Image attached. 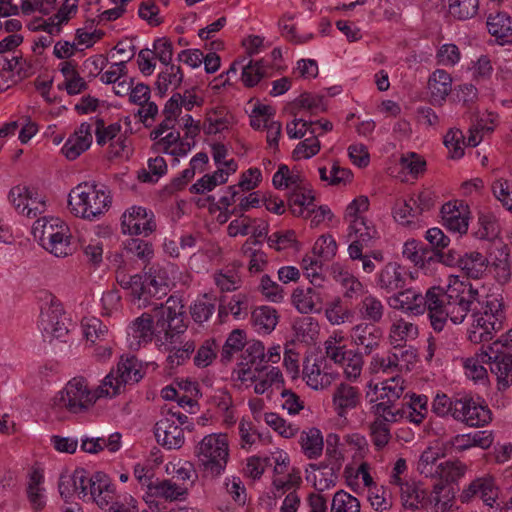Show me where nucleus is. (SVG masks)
<instances>
[{
	"label": "nucleus",
	"instance_id": "1",
	"mask_svg": "<svg viewBox=\"0 0 512 512\" xmlns=\"http://www.w3.org/2000/svg\"><path fill=\"white\" fill-rule=\"evenodd\" d=\"M479 293L471 283L450 276L446 289L433 286L425 293V312L427 311L431 327L435 332H441L449 318L454 324L464 321L473 304L479 303Z\"/></svg>",
	"mask_w": 512,
	"mask_h": 512
},
{
	"label": "nucleus",
	"instance_id": "2",
	"mask_svg": "<svg viewBox=\"0 0 512 512\" xmlns=\"http://www.w3.org/2000/svg\"><path fill=\"white\" fill-rule=\"evenodd\" d=\"M185 311L181 300L169 297L165 304L153 309V313H143L136 318L130 330L139 342H150L153 337L161 344H176L181 334L186 331Z\"/></svg>",
	"mask_w": 512,
	"mask_h": 512
},
{
	"label": "nucleus",
	"instance_id": "3",
	"mask_svg": "<svg viewBox=\"0 0 512 512\" xmlns=\"http://www.w3.org/2000/svg\"><path fill=\"white\" fill-rule=\"evenodd\" d=\"M109 379L102 381L96 389H90L84 377H74L57 393L53 405L59 410H67L74 414L86 412L98 399L109 397Z\"/></svg>",
	"mask_w": 512,
	"mask_h": 512
},
{
	"label": "nucleus",
	"instance_id": "4",
	"mask_svg": "<svg viewBox=\"0 0 512 512\" xmlns=\"http://www.w3.org/2000/svg\"><path fill=\"white\" fill-rule=\"evenodd\" d=\"M111 202L106 187L95 182L80 183L68 194L69 211L74 216L88 221L98 220L108 211Z\"/></svg>",
	"mask_w": 512,
	"mask_h": 512
},
{
	"label": "nucleus",
	"instance_id": "5",
	"mask_svg": "<svg viewBox=\"0 0 512 512\" xmlns=\"http://www.w3.org/2000/svg\"><path fill=\"white\" fill-rule=\"evenodd\" d=\"M170 286L168 271L159 263L145 265L143 274L130 278L132 302L138 308L153 304V299L160 300L167 295Z\"/></svg>",
	"mask_w": 512,
	"mask_h": 512
},
{
	"label": "nucleus",
	"instance_id": "6",
	"mask_svg": "<svg viewBox=\"0 0 512 512\" xmlns=\"http://www.w3.org/2000/svg\"><path fill=\"white\" fill-rule=\"evenodd\" d=\"M326 357L343 369V374L349 381L360 378L364 365L363 353L359 349H350L344 343L341 333H334L324 342Z\"/></svg>",
	"mask_w": 512,
	"mask_h": 512
},
{
	"label": "nucleus",
	"instance_id": "7",
	"mask_svg": "<svg viewBox=\"0 0 512 512\" xmlns=\"http://www.w3.org/2000/svg\"><path fill=\"white\" fill-rule=\"evenodd\" d=\"M195 454L205 471L213 476L220 475L225 470L229 458L227 435H206L196 446Z\"/></svg>",
	"mask_w": 512,
	"mask_h": 512
},
{
	"label": "nucleus",
	"instance_id": "8",
	"mask_svg": "<svg viewBox=\"0 0 512 512\" xmlns=\"http://www.w3.org/2000/svg\"><path fill=\"white\" fill-rule=\"evenodd\" d=\"M453 419L470 427H482L491 421V411L484 401L465 394L455 397Z\"/></svg>",
	"mask_w": 512,
	"mask_h": 512
},
{
	"label": "nucleus",
	"instance_id": "9",
	"mask_svg": "<svg viewBox=\"0 0 512 512\" xmlns=\"http://www.w3.org/2000/svg\"><path fill=\"white\" fill-rule=\"evenodd\" d=\"M265 361L264 344L259 340L248 341L242 351L238 368L234 369L233 374L241 382L256 380V373H263L267 369Z\"/></svg>",
	"mask_w": 512,
	"mask_h": 512
},
{
	"label": "nucleus",
	"instance_id": "10",
	"mask_svg": "<svg viewBox=\"0 0 512 512\" xmlns=\"http://www.w3.org/2000/svg\"><path fill=\"white\" fill-rule=\"evenodd\" d=\"M500 343H493L480 353L482 362H487L492 374L497 378L499 389L512 384V353L499 350Z\"/></svg>",
	"mask_w": 512,
	"mask_h": 512
},
{
	"label": "nucleus",
	"instance_id": "11",
	"mask_svg": "<svg viewBox=\"0 0 512 512\" xmlns=\"http://www.w3.org/2000/svg\"><path fill=\"white\" fill-rule=\"evenodd\" d=\"M487 274L500 285H505L511 280L510 250L500 241L492 242L487 248Z\"/></svg>",
	"mask_w": 512,
	"mask_h": 512
},
{
	"label": "nucleus",
	"instance_id": "12",
	"mask_svg": "<svg viewBox=\"0 0 512 512\" xmlns=\"http://www.w3.org/2000/svg\"><path fill=\"white\" fill-rule=\"evenodd\" d=\"M143 377L140 364L136 357L131 356L127 358H121L117 364V369L112 370L103 381H107L110 378L111 384L109 388V398L118 395L121 392V388L126 384H134L139 382Z\"/></svg>",
	"mask_w": 512,
	"mask_h": 512
},
{
	"label": "nucleus",
	"instance_id": "13",
	"mask_svg": "<svg viewBox=\"0 0 512 512\" xmlns=\"http://www.w3.org/2000/svg\"><path fill=\"white\" fill-rule=\"evenodd\" d=\"M121 228L125 234L148 236L156 229L154 214L146 208L133 206L123 213Z\"/></svg>",
	"mask_w": 512,
	"mask_h": 512
},
{
	"label": "nucleus",
	"instance_id": "14",
	"mask_svg": "<svg viewBox=\"0 0 512 512\" xmlns=\"http://www.w3.org/2000/svg\"><path fill=\"white\" fill-rule=\"evenodd\" d=\"M9 199L14 208L28 218H34L45 212V201L38 197L36 190L25 185H17L9 192Z\"/></svg>",
	"mask_w": 512,
	"mask_h": 512
},
{
	"label": "nucleus",
	"instance_id": "15",
	"mask_svg": "<svg viewBox=\"0 0 512 512\" xmlns=\"http://www.w3.org/2000/svg\"><path fill=\"white\" fill-rule=\"evenodd\" d=\"M347 237L350 241L348 254L355 261L362 251L372 246L373 241L378 238V232L367 220H357L348 227Z\"/></svg>",
	"mask_w": 512,
	"mask_h": 512
},
{
	"label": "nucleus",
	"instance_id": "16",
	"mask_svg": "<svg viewBox=\"0 0 512 512\" xmlns=\"http://www.w3.org/2000/svg\"><path fill=\"white\" fill-rule=\"evenodd\" d=\"M479 498L490 509L499 510V489L491 477H481L473 480L461 493L462 502Z\"/></svg>",
	"mask_w": 512,
	"mask_h": 512
},
{
	"label": "nucleus",
	"instance_id": "17",
	"mask_svg": "<svg viewBox=\"0 0 512 512\" xmlns=\"http://www.w3.org/2000/svg\"><path fill=\"white\" fill-rule=\"evenodd\" d=\"M327 298L328 292L323 285H312L307 288L298 287L291 296L292 304L302 314L320 312Z\"/></svg>",
	"mask_w": 512,
	"mask_h": 512
},
{
	"label": "nucleus",
	"instance_id": "18",
	"mask_svg": "<svg viewBox=\"0 0 512 512\" xmlns=\"http://www.w3.org/2000/svg\"><path fill=\"white\" fill-rule=\"evenodd\" d=\"M154 434L157 443L167 449H179L185 443L184 428L164 415L156 422Z\"/></svg>",
	"mask_w": 512,
	"mask_h": 512
},
{
	"label": "nucleus",
	"instance_id": "19",
	"mask_svg": "<svg viewBox=\"0 0 512 512\" xmlns=\"http://www.w3.org/2000/svg\"><path fill=\"white\" fill-rule=\"evenodd\" d=\"M382 330L371 323H360L351 330V341L362 349L363 355H370L380 346Z\"/></svg>",
	"mask_w": 512,
	"mask_h": 512
},
{
	"label": "nucleus",
	"instance_id": "20",
	"mask_svg": "<svg viewBox=\"0 0 512 512\" xmlns=\"http://www.w3.org/2000/svg\"><path fill=\"white\" fill-rule=\"evenodd\" d=\"M390 306L414 316L425 313V294L415 288H408L395 293L389 298Z\"/></svg>",
	"mask_w": 512,
	"mask_h": 512
},
{
	"label": "nucleus",
	"instance_id": "21",
	"mask_svg": "<svg viewBox=\"0 0 512 512\" xmlns=\"http://www.w3.org/2000/svg\"><path fill=\"white\" fill-rule=\"evenodd\" d=\"M88 499L92 500L100 509H110L118 502L116 487L110 478L102 473H95V481L91 487V493Z\"/></svg>",
	"mask_w": 512,
	"mask_h": 512
},
{
	"label": "nucleus",
	"instance_id": "22",
	"mask_svg": "<svg viewBox=\"0 0 512 512\" xmlns=\"http://www.w3.org/2000/svg\"><path fill=\"white\" fill-rule=\"evenodd\" d=\"M361 400L360 389L345 382L337 385L332 395L333 408L340 417H345L348 411L356 409Z\"/></svg>",
	"mask_w": 512,
	"mask_h": 512
},
{
	"label": "nucleus",
	"instance_id": "23",
	"mask_svg": "<svg viewBox=\"0 0 512 512\" xmlns=\"http://www.w3.org/2000/svg\"><path fill=\"white\" fill-rule=\"evenodd\" d=\"M92 139V125L83 122L67 139L62 147V152L67 159L75 160L90 147Z\"/></svg>",
	"mask_w": 512,
	"mask_h": 512
},
{
	"label": "nucleus",
	"instance_id": "24",
	"mask_svg": "<svg viewBox=\"0 0 512 512\" xmlns=\"http://www.w3.org/2000/svg\"><path fill=\"white\" fill-rule=\"evenodd\" d=\"M443 225L451 232L464 234L468 230L466 207L462 203L447 202L441 208Z\"/></svg>",
	"mask_w": 512,
	"mask_h": 512
},
{
	"label": "nucleus",
	"instance_id": "25",
	"mask_svg": "<svg viewBox=\"0 0 512 512\" xmlns=\"http://www.w3.org/2000/svg\"><path fill=\"white\" fill-rule=\"evenodd\" d=\"M376 285L387 293L401 289L405 285V275L397 262H388L377 274Z\"/></svg>",
	"mask_w": 512,
	"mask_h": 512
},
{
	"label": "nucleus",
	"instance_id": "26",
	"mask_svg": "<svg viewBox=\"0 0 512 512\" xmlns=\"http://www.w3.org/2000/svg\"><path fill=\"white\" fill-rule=\"evenodd\" d=\"M428 89L431 102L442 105L452 90V77L443 69L435 70L429 77Z\"/></svg>",
	"mask_w": 512,
	"mask_h": 512
},
{
	"label": "nucleus",
	"instance_id": "27",
	"mask_svg": "<svg viewBox=\"0 0 512 512\" xmlns=\"http://www.w3.org/2000/svg\"><path fill=\"white\" fill-rule=\"evenodd\" d=\"M474 318L489 324L491 329H502L505 318L502 301L493 295L487 296L482 312L474 314Z\"/></svg>",
	"mask_w": 512,
	"mask_h": 512
},
{
	"label": "nucleus",
	"instance_id": "28",
	"mask_svg": "<svg viewBox=\"0 0 512 512\" xmlns=\"http://www.w3.org/2000/svg\"><path fill=\"white\" fill-rule=\"evenodd\" d=\"M487 29L499 44L512 42V19L507 13L490 14L487 18Z\"/></svg>",
	"mask_w": 512,
	"mask_h": 512
},
{
	"label": "nucleus",
	"instance_id": "29",
	"mask_svg": "<svg viewBox=\"0 0 512 512\" xmlns=\"http://www.w3.org/2000/svg\"><path fill=\"white\" fill-rule=\"evenodd\" d=\"M315 197L309 187L291 190L288 196V207L291 213L297 217H310V210H314Z\"/></svg>",
	"mask_w": 512,
	"mask_h": 512
},
{
	"label": "nucleus",
	"instance_id": "30",
	"mask_svg": "<svg viewBox=\"0 0 512 512\" xmlns=\"http://www.w3.org/2000/svg\"><path fill=\"white\" fill-rule=\"evenodd\" d=\"M303 379L308 386L316 390L328 387L333 381L331 374L322 371L317 359L309 358L303 363Z\"/></svg>",
	"mask_w": 512,
	"mask_h": 512
},
{
	"label": "nucleus",
	"instance_id": "31",
	"mask_svg": "<svg viewBox=\"0 0 512 512\" xmlns=\"http://www.w3.org/2000/svg\"><path fill=\"white\" fill-rule=\"evenodd\" d=\"M487 253L484 255L478 251L463 253L461 271L471 279H482L487 275Z\"/></svg>",
	"mask_w": 512,
	"mask_h": 512
},
{
	"label": "nucleus",
	"instance_id": "32",
	"mask_svg": "<svg viewBox=\"0 0 512 512\" xmlns=\"http://www.w3.org/2000/svg\"><path fill=\"white\" fill-rule=\"evenodd\" d=\"M400 500L402 508L410 510L425 509L430 503L427 491L410 483L400 488Z\"/></svg>",
	"mask_w": 512,
	"mask_h": 512
},
{
	"label": "nucleus",
	"instance_id": "33",
	"mask_svg": "<svg viewBox=\"0 0 512 512\" xmlns=\"http://www.w3.org/2000/svg\"><path fill=\"white\" fill-rule=\"evenodd\" d=\"M385 307L382 301L372 294L365 295L358 304V313L366 323H380L384 317Z\"/></svg>",
	"mask_w": 512,
	"mask_h": 512
},
{
	"label": "nucleus",
	"instance_id": "34",
	"mask_svg": "<svg viewBox=\"0 0 512 512\" xmlns=\"http://www.w3.org/2000/svg\"><path fill=\"white\" fill-rule=\"evenodd\" d=\"M68 228L63 224L59 218L42 217L37 219L32 226V233L36 239L42 244L45 241L52 239L56 233L60 231H67Z\"/></svg>",
	"mask_w": 512,
	"mask_h": 512
},
{
	"label": "nucleus",
	"instance_id": "35",
	"mask_svg": "<svg viewBox=\"0 0 512 512\" xmlns=\"http://www.w3.org/2000/svg\"><path fill=\"white\" fill-rule=\"evenodd\" d=\"M300 444L304 455L309 459L319 458L324 447L321 431L315 427L303 431L300 436Z\"/></svg>",
	"mask_w": 512,
	"mask_h": 512
},
{
	"label": "nucleus",
	"instance_id": "36",
	"mask_svg": "<svg viewBox=\"0 0 512 512\" xmlns=\"http://www.w3.org/2000/svg\"><path fill=\"white\" fill-rule=\"evenodd\" d=\"M183 81V72L180 66L174 64L165 65V70L160 72L155 83L156 91L160 97L166 95L169 87L177 88Z\"/></svg>",
	"mask_w": 512,
	"mask_h": 512
},
{
	"label": "nucleus",
	"instance_id": "37",
	"mask_svg": "<svg viewBox=\"0 0 512 512\" xmlns=\"http://www.w3.org/2000/svg\"><path fill=\"white\" fill-rule=\"evenodd\" d=\"M405 410V419L411 423L420 425L428 414V397L426 395L412 394L410 401L402 404Z\"/></svg>",
	"mask_w": 512,
	"mask_h": 512
},
{
	"label": "nucleus",
	"instance_id": "38",
	"mask_svg": "<svg viewBox=\"0 0 512 512\" xmlns=\"http://www.w3.org/2000/svg\"><path fill=\"white\" fill-rule=\"evenodd\" d=\"M389 351L398 373L410 371L417 361V350L412 346L393 345Z\"/></svg>",
	"mask_w": 512,
	"mask_h": 512
},
{
	"label": "nucleus",
	"instance_id": "39",
	"mask_svg": "<svg viewBox=\"0 0 512 512\" xmlns=\"http://www.w3.org/2000/svg\"><path fill=\"white\" fill-rule=\"evenodd\" d=\"M246 341V333L241 329L233 330L227 337L222 350L220 351V361L228 364L232 361L235 353L243 351Z\"/></svg>",
	"mask_w": 512,
	"mask_h": 512
},
{
	"label": "nucleus",
	"instance_id": "40",
	"mask_svg": "<svg viewBox=\"0 0 512 512\" xmlns=\"http://www.w3.org/2000/svg\"><path fill=\"white\" fill-rule=\"evenodd\" d=\"M188 487L186 485H178V483L171 480H158L156 479L152 485L150 492L156 497H161L167 500H178L186 495Z\"/></svg>",
	"mask_w": 512,
	"mask_h": 512
},
{
	"label": "nucleus",
	"instance_id": "41",
	"mask_svg": "<svg viewBox=\"0 0 512 512\" xmlns=\"http://www.w3.org/2000/svg\"><path fill=\"white\" fill-rule=\"evenodd\" d=\"M62 319H68L62 304L55 298H51L47 307L41 311L39 325L42 331H53L52 327L59 324Z\"/></svg>",
	"mask_w": 512,
	"mask_h": 512
},
{
	"label": "nucleus",
	"instance_id": "42",
	"mask_svg": "<svg viewBox=\"0 0 512 512\" xmlns=\"http://www.w3.org/2000/svg\"><path fill=\"white\" fill-rule=\"evenodd\" d=\"M418 336V327L404 319L396 320L390 327L389 340L392 345H402Z\"/></svg>",
	"mask_w": 512,
	"mask_h": 512
},
{
	"label": "nucleus",
	"instance_id": "43",
	"mask_svg": "<svg viewBox=\"0 0 512 512\" xmlns=\"http://www.w3.org/2000/svg\"><path fill=\"white\" fill-rule=\"evenodd\" d=\"M278 313L270 306H260L252 312V320L259 331L270 333L278 323Z\"/></svg>",
	"mask_w": 512,
	"mask_h": 512
},
{
	"label": "nucleus",
	"instance_id": "44",
	"mask_svg": "<svg viewBox=\"0 0 512 512\" xmlns=\"http://www.w3.org/2000/svg\"><path fill=\"white\" fill-rule=\"evenodd\" d=\"M367 499L376 512H388L393 507V497L384 485H376L368 490Z\"/></svg>",
	"mask_w": 512,
	"mask_h": 512
},
{
	"label": "nucleus",
	"instance_id": "45",
	"mask_svg": "<svg viewBox=\"0 0 512 512\" xmlns=\"http://www.w3.org/2000/svg\"><path fill=\"white\" fill-rule=\"evenodd\" d=\"M123 251L127 257L136 258L143 263L149 262L154 255L152 244L139 238L125 241Z\"/></svg>",
	"mask_w": 512,
	"mask_h": 512
},
{
	"label": "nucleus",
	"instance_id": "46",
	"mask_svg": "<svg viewBox=\"0 0 512 512\" xmlns=\"http://www.w3.org/2000/svg\"><path fill=\"white\" fill-rule=\"evenodd\" d=\"M372 411L376 416L375 420L382 419L384 423H396L402 419H405V410L403 406H399L397 403H386V401H379L372 407Z\"/></svg>",
	"mask_w": 512,
	"mask_h": 512
},
{
	"label": "nucleus",
	"instance_id": "47",
	"mask_svg": "<svg viewBox=\"0 0 512 512\" xmlns=\"http://www.w3.org/2000/svg\"><path fill=\"white\" fill-rule=\"evenodd\" d=\"M230 120L225 108H216L207 112L204 131L208 135L217 134L229 127Z\"/></svg>",
	"mask_w": 512,
	"mask_h": 512
},
{
	"label": "nucleus",
	"instance_id": "48",
	"mask_svg": "<svg viewBox=\"0 0 512 512\" xmlns=\"http://www.w3.org/2000/svg\"><path fill=\"white\" fill-rule=\"evenodd\" d=\"M270 67L264 64L263 60L250 61L242 68V81L245 86L253 87L257 85L263 78L269 77Z\"/></svg>",
	"mask_w": 512,
	"mask_h": 512
},
{
	"label": "nucleus",
	"instance_id": "49",
	"mask_svg": "<svg viewBox=\"0 0 512 512\" xmlns=\"http://www.w3.org/2000/svg\"><path fill=\"white\" fill-rule=\"evenodd\" d=\"M402 254L403 257L418 267H424L426 261L433 259L431 251L415 240L407 241L404 244Z\"/></svg>",
	"mask_w": 512,
	"mask_h": 512
},
{
	"label": "nucleus",
	"instance_id": "50",
	"mask_svg": "<svg viewBox=\"0 0 512 512\" xmlns=\"http://www.w3.org/2000/svg\"><path fill=\"white\" fill-rule=\"evenodd\" d=\"M360 509L359 499L344 490L337 491L332 497L330 512H360Z\"/></svg>",
	"mask_w": 512,
	"mask_h": 512
},
{
	"label": "nucleus",
	"instance_id": "51",
	"mask_svg": "<svg viewBox=\"0 0 512 512\" xmlns=\"http://www.w3.org/2000/svg\"><path fill=\"white\" fill-rule=\"evenodd\" d=\"M419 215H421L420 210L412 195L406 200L398 201L393 209L395 220L403 225L410 224Z\"/></svg>",
	"mask_w": 512,
	"mask_h": 512
},
{
	"label": "nucleus",
	"instance_id": "52",
	"mask_svg": "<svg viewBox=\"0 0 512 512\" xmlns=\"http://www.w3.org/2000/svg\"><path fill=\"white\" fill-rule=\"evenodd\" d=\"M404 380L400 376H394L382 382L378 399L386 403H396L404 393Z\"/></svg>",
	"mask_w": 512,
	"mask_h": 512
},
{
	"label": "nucleus",
	"instance_id": "53",
	"mask_svg": "<svg viewBox=\"0 0 512 512\" xmlns=\"http://www.w3.org/2000/svg\"><path fill=\"white\" fill-rule=\"evenodd\" d=\"M445 456V452L439 447H428L426 448L418 461L417 470L420 474L428 476H434L436 462Z\"/></svg>",
	"mask_w": 512,
	"mask_h": 512
},
{
	"label": "nucleus",
	"instance_id": "54",
	"mask_svg": "<svg viewBox=\"0 0 512 512\" xmlns=\"http://www.w3.org/2000/svg\"><path fill=\"white\" fill-rule=\"evenodd\" d=\"M466 466L459 461H446L435 467L434 475L446 483L454 482L464 476Z\"/></svg>",
	"mask_w": 512,
	"mask_h": 512
},
{
	"label": "nucleus",
	"instance_id": "55",
	"mask_svg": "<svg viewBox=\"0 0 512 512\" xmlns=\"http://www.w3.org/2000/svg\"><path fill=\"white\" fill-rule=\"evenodd\" d=\"M214 281L222 292H231L239 288L241 277L234 267H227L214 274Z\"/></svg>",
	"mask_w": 512,
	"mask_h": 512
},
{
	"label": "nucleus",
	"instance_id": "56",
	"mask_svg": "<svg viewBox=\"0 0 512 512\" xmlns=\"http://www.w3.org/2000/svg\"><path fill=\"white\" fill-rule=\"evenodd\" d=\"M478 224L479 229L476 235L480 239L494 240L500 232L497 218L491 213H481L478 218Z\"/></svg>",
	"mask_w": 512,
	"mask_h": 512
},
{
	"label": "nucleus",
	"instance_id": "57",
	"mask_svg": "<svg viewBox=\"0 0 512 512\" xmlns=\"http://www.w3.org/2000/svg\"><path fill=\"white\" fill-rule=\"evenodd\" d=\"M449 13L459 19L465 20L473 17L479 8L478 0H448Z\"/></svg>",
	"mask_w": 512,
	"mask_h": 512
},
{
	"label": "nucleus",
	"instance_id": "58",
	"mask_svg": "<svg viewBox=\"0 0 512 512\" xmlns=\"http://www.w3.org/2000/svg\"><path fill=\"white\" fill-rule=\"evenodd\" d=\"M325 316L332 325H341L352 317V312L337 297L327 304Z\"/></svg>",
	"mask_w": 512,
	"mask_h": 512
},
{
	"label": "nucleus",
	"instance_id": "59",
	"mask_svg": "<svg viewBox=\"0 0 512 512\" xmlns=\"http://www.w3.org/2000/svg\"><path fill=\"white\" fill-rule=\"evenodd\" d=\"M83 333L91 343L103 342L107 339L109 331L106 325L98 318L86 319L83 322Z\"/></svg>",
	"mask_w": 512,
	"mask_h": 512
},
{
	"label": "nucleus",
	"instance_id": "60",
	"mask_svg": "<svg viewBox=\"0 0 512 512\" xmlns=\"http://www.w3.org/2000/svg\"><path fill=\"white\" fill-rule=\"evenodd\" d=\"M66 232L60 231V233H56L52 239L45 241L42 246L57 257H65L71 254L70 238Z\"/></svg>",
	"mask_w": 512,
	"mask_h": 512
},
{
	"label": "nucleus",
	"instance_id": "61",
	"mask_svg": "<svg viewBox=\"0 0 512 512\" xmlns=\"http://www.w3.org/2000/svg\"><path fill=\"white\" fill-rule=\"evenodd\" d=\"M218 345L214 339H207L198 348L194 356V364L199 368L209 366L216 358Z\"/></svg>",
	"mask_w": 512,
	"mask_h": 512
},
{
	"label": "nucleus",
	"instance_id": "62",
	"mask_svg": "<svg viewBox=\"0 0 512 512\" xmlns=\"http://www.w3.org/2000/svg\"><path fill=\"white\" fill-rule=\"evenodd\" d=\"M444 144L452 158L459 159L464 155L465 137L460 129H450L444 137Z\"/></svg>",
	"mask_w": 512,
	"mask_h": 512
},
{
	"label": "nucleus",
	"instance_id": "63",
	"mask_svg": "<svg viewBox=\"0 0 512 512\" xmlns=\"http://www.w3.org/2000/svg\"><path fill=\"white\" fill-rule=\"evenodd\" d=\"M499 330L491 329L489 324H483L481 320L474 318L473 324L468 330V339L474 344L489 342L493 339L494 333Z\"/></svg>",
	"mask_w": 512,
	"mask_h": 512
},
{
	"label": "nucleus",
	"instance_id": "64",
	"mask_svg": "<svg viewBox=\"0 0 512 512\" xmlns=\"http://www.w3.org/2000/svg\"><path fill=\"white\" fill-rule=\"evenodd\" d=\"M399 163L401 168L407 170L414 178H417L426 169L425 159L415 152L402 154Z\"/></svg>",
	"mask_w": 512,
	"mask_h": 512
}]
</instances>
